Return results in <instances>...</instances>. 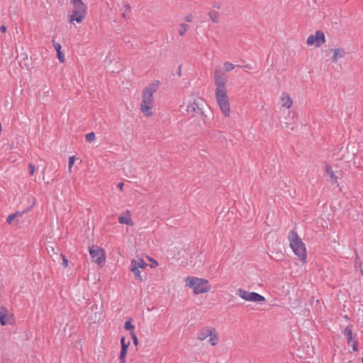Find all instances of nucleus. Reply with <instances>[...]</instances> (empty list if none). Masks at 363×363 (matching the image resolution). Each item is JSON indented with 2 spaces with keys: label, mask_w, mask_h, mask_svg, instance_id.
<instances>
[{
  "label": "nucleus",
  "mask_w": 363,
  "mask_h": 363,
  "mask_svg": "<svg viewBox=\"0 0 363 363\" xmlns=\"http://www.w3.org/2000/svg\"><path fill=\"white\" fill-rule=\"evenodd\" d=\"M74 160H75V157L74 156L69 157V164H68V169H69V172H71V171H72V166H73V164L74 163Z\"/></svg>",
  "instance_id": "obj_28"
},
{
  "label": "nucleus",
  "mask_w": 363,
  "mask_h": 363,
  "mask_svg": "<svg viewBox=\"0 0 363 363\" xmlns=\"http://www.w3.org/2000/svg\"><path fill=\"white\" fill-rule=\"evenodd\" d=\"M208 16L211 18V20L213 22V23H218V21H219V17H218V13L216 11H211L209 13H208Z\"/></svg>",
  "instance_id": "obj_21"
},
{
  "label": "nucleus",
  "mask_w": 363,
  "mask_h": 363,
  "mask_svg": "<svg viewBox=\"0 0 363 363\" xmlns=\"http://www.w3.org/2000/svg\"><path fill=\"white\" fill-rule=\"evenodd\" d=\"M213 328L212 327H204L201 328L197 333V339L201 341L206 340L209 336V335L212 334Z\"/></svg>",
  "instance_id": "obj_11"
},
{
  "label": "nucleus",
  "mask_w": 363,
  "mask_h": 363,
  "mask_svg": "<svg viewBox=\"0 0 363 363\" xmlns=\"http://www.w3.org/2000/svg\"><path fill=\"white\" fill-rule=\"evenodd\" d=\"M30 208H28L27 211H26V212L30 210ZM25 213V211H16L13 213V215L15 216V217L17 218L18 217H21L22 215Z\"/></svg>",
  "instance_id": "obj_37"
},
{
  "label": "nucleus",
  "mask_w": 363,
  "mask_h": 363,
  "mask_svg": "<svg viewBox=\"0 0 363 363\" xmlns=\"http://www.w3.org/2000/svg\"><path fill=\"white\" fill-rule=\"evenodd\" d=\"M85 139L87 142L91 143L96 140L95 133L91 132L86 134Z\"/></svg>",
  "instance_id": "obj_25"
},
{
  "label": "nucleus",
  "mask_w": 363,
  "mask_h": 363,
  "mask_svg": "<svg viewBox=\"0 0 363 363\" xmlns=\"http://www.w3.org/2000/svg\"><path fill=\"white\" fill-rule=\"evenodd\" d=\"M216 98L220 109L225 117H228L230 113V103L227 95V91L216 92Z\"/></svg>",
  "instance_id": "obj_4"
},
{
  "label": "nucleus",
  "mask_w": 363,
  "mask_h": 363,
  "mask_svg": "<svg viewBox=\"0 0 363 363\" xmlns=\"http://www.w3.org/2000/svg\"><path fill=\"white\" fill-rule=\"evenodd\" d=\"M7 309L4 307L0 308V323L1 325H6L8 324L6 318Z\"/></svg>",
  "instance_id": "obj_16"
},
{
  "label": "nucleus",
  "mask_w": 363,
  "mask_h": 363,
  "mask_svg": "<svg viewBox=\"0 0 363 363\" xmlns=\"http://www.w3.org/2000/svg\"><path fill=\"white\" fill-rule=\"evenodd\" d=\"M325 172L330 176V178L333 183L337 182V177L335 176L332 167L328 164L325 165Z\"/></svg>",
  "instance_id": "obj_18"
},
{
  "label": "nucleus",
  "mask_w": 363,
  "mask_h": 363,
  "mask_svg": "<svg viewBox=\"0 0 363 363\" xmlns=\"http://www.w3.org/2000/svg\"><path fill=\"white\" fill-rule=\"evenodd\" d=\"M131 321H132L131 318H130L129 320L125 321L124 328L126 330L132 332L134 330L135 326L131 323Z\"/></svg>",
  "instance_id": "obj_23"
},
{
  "label": "nucleus",
  "mask_w": 363,
  "mask_h": 363,
  "mask_svg": "<svg viewBox=\"0 0 363 363\" xmlns=\"http://www.w3.org/2000/svg\"><path fill=\"white\" fill-rule=\"evenodd\" d=\"M123 182H120V183L118 184V187L121 190H123Z\"/></svg>",
  "instance_id": "obj_44"
},
{
  "label": "nucleus",
  "mask_w": 363,
  "mask_h": 363,
  "mask_svg": "<svg viewBox=\"0 0 363 363\" xmlns=\"http://www.w3.org/2000/svg\"><path fill=\"white\" fill-rule=\"evenodd\" d=\"M61 257L62 259V266L65 268L67 267V264H68V260L66 258L65 255H61Z\"/></svg>",
  "instance_id": "obj_35"
},
{
  "label": "nucleus",
  "mask_w": 363,
  "mask_h": 363,
  "mask_svg": "<svg viewBox=\"0 0 363 363\" xmlns=\"http://www.w3.org/2000/svg\"><path fill=\"white\" fill-rule=\"evenodd\" d=\"M186 286L193 289L194 294L198 295L199 294L207 293L211 290V286L208 280L196 277H187L185 279Z\"/></svg>",
  "instance_id": "obj_3"
},
{
  "label": "nucleus",
  "mask_w": 363,
  "mask_h": 363,
  "mask_svg": "<svg viewBox=\"0 0 363 363\" xmlns=\"http://www.w3.org/2000/svg\"><path fill=\"white\" fill-rule=\"evenodd\" d=\"M150 260L152 261V264H150V267L151 268H155V267H156L158 265V262L157 261L153 260L152 259Z\"/></svg>",
  "instance_id": "obj_40"
},
{
  "label": "nucleus",
  "mask_w": 363,
  "mask_h": 363,
  "mask_svg": "<svg viewBox=\"0 0 363 363\" xmlns=\"http://www.w3.org/2000/svg\"><path fill=\"white\" fill-rule=\"evenodd\" d=\"M214 81L216 85V92L227 91L225 84L227 82V78L224 77L223 74L221 73V71L218 69H216L214 74Z\"/></svg>",
  "instance_id": "obj_10"
},
{
  "label": "nucleus",
  "mask_w": 363,
  "mask_h": 363,
  "mask_svg": "<svg viewBox=\"0 0 363 363\" xmlns=\"http://www.w3.org/2000/svg\"><path fill=\"white\" fill-rule=\"evenodd\" d=\"M325 42V38L324 33L318 30L315 32V35H311L306 40L308 45L311 46L315 45L316 47H320L323 45Z\"/></svg>",
  "instance_id": "obj_9"
},
{
  "label": "nucleus",
  "mask_w": 363,
  "mask_h": 363,
  "mask_svg": "<svg viewBox=\"0 0 363 363\" xmlns=\"http://www.w3.org/2000/svg\"><path fill=\"white\" fill-rule=\"evenodd\" d=\"M131 262H133L136 266L141 267L142 269H144L147 266V264L141 258L133 259Z\"/></svg>",
  "instance_id": "obj_19"
},
{
  "label": "nucleus",
  "mask_w": 363,
  "mask_h": 363,
  "mask_svg": "<svg viewBox=\"0 0 363 363\" xmlns=\"http://www.w3.org/2000/svg\"><path fill=\"white\" fill-rule=\"evenodd\" d=\"M178 74L181 76V66H179V69L178 71Z\"/></svg>",
  "instance_id": "obj_45"
},
{
  "label": "nucleus",
  "mask_w": 363,
  "mask_h": 363,
  "mask_svg": "<svg viewBox=\"0 0 363 363\" xmlns=\"http://www.w3.org/2000/svg\"><path fill=\"white\" fill-rule=\"evenodd\" d=\"M89 251L94 262L97 263L99 265L104 264L106 257L104 250L102 248L92 246L89 248Z\"/></svg>",
  "instance_id": "obj_8"
},
{
  "label": "nucleus",
  "mask_w": 363,
  "mask_h": 363,
  "mask_svg": "<svg viewBox=\"0 0 363 363\" xmlns=\"http://www.w3.org/2000/svg\"><path fill=\"white\" fill-rule=\"evenodd\" d=\"M189 25H187L186 23H182L180 25V29L179 30V34L182 36L184 35L186 33V32L187 31V30L189 29Z\"/></svg>",
  "instance_id": "obj_24"
},
{
  "label": "nucleus",
  "mask_w": 363,
  "mask_h": 363,
  "mask_svg": "<svg viewBox=\"0 0 363 363\" xmlns=\"http://www.w3.org/2000/svg\"><path fill=\"white\" fill-rule=\"evenodd\" d=\"M202 103V99L200 98L192 97L189 100L186 106L185 111L189 115L195 116L203 113L202 109L200 107Z\"/></svg>",
  "instance_id": "obj_5"
},
{
  "label": "nucleus",
  "mask_w": 363,
  "mask_h": 363,
  "mask_svg": "<svg viewBox=\"0 0 363 363\" xmlns=\"http://www.w3.org/2000/svg\"><path fill=\"white\" fill-rule=\"evenodd\" d=\"M281 104H282V106L286 108H289L291 107L292 106V100L290 97V96L287 94H285V93H283L282 94V96H281Z\"/></svg>",
  "instance_id": "obj_13"
},
{
  "label": "nucleus",
  "mask_w": 363,
  "mask_h": 363,
  "mask_svg": "<svg viewBox=\"0 0 363 363\" xmlns=\"http://www.w3.org/2000/svg\"><path fill=\"white\" fill-rule=\"evenodd\" d=\"M160 82H157L150 84L143 90L140 110L147 116H150L152 114L151 110L154 105L153 94L157 91Z\"/></svg>",
  "instance_id": "obj_1"
},
{
  "label": "nucleus",
  "mask_w": 363,
  "mask_h": 363,
  "mask_svg": "<svg viewBox=\"0 0 363 363\" xmlns=\"http://www.w3.org/2000/svg\"><path fill=\"white\" fill-rule=\"evenodd\" d=\"M362 362L363 363V358L362 359Z\"/></svg>",
  "instance_id": "obj_46"
},
{
  "label": "nucleus",
  "mask_w": 363,
  "mask_h": 363,
  "mask_svg": "<svg viewBox=\"0 0 363 363\" xmlns=\"http://www.w3.org/2000/svg\"><path fill=\"white\" fill-rule=\"evenodd\" d=\"M208 342L212 346H215L217 345L218 341V335L217 330L213 328L212 330V334L209 335Z\"/></svg>",
  "instance_id": "obj_15"
},
{
  "label": "nucleus",
  "mask_w": 363,
  "mask_h": 363,
  "mask_svg": "<svg viewBox=\"0 0 363 363\" xmlns=\"http://www.w3.org/2000/svg\"><path fill=\"white\" fill-rule=\"evenodd\" d=\"M57 58L60 60V62H65V56L63 53L60 51L57 52Z\"/></svg>",
  "instance_id": "obj_33"
},
{
  "label": "nucleus",
  "mask_w": 363,
  "mask_h": 363,
  "mask_svg": "<svg viewBox=\"0 0 363 363\" xmlns=\"http://www.w3.org/2000/svg\"><path fill=\"white\" fill-rule=\"evenodd\" d=\"M289 245L294 253L298 257V258L304 262L306 259V249L305 244L302 242L297 233L294 230H291L288 236Z\"/></svg>",
  "instance_id": "obj_2"
},
{
  "label": "nucleus",
  "mask_w": 363,
  "mask_h": 363,
  "mask_svg": "<svg viewBox=\"0 0 363 363\" xmlns=\"http://www.w3.org/2000/svg\"><path fill=\"white\" fill-rule=\"evenodd\" d=\"M220 6H221V4H220V3H218H218H215V4H213V7H214V8H216V9H220Z\"/></svg>",
  "instance_id": "obj_42"
},
{
  "label": "nucleus",
  "mask_w": 363,
  "mask_h": 363,
  "mask_svg": "<svg viewBox=\"0 0 363 363\" xmlns=\"http://www.w3.org/2000/svg\"><path fill=\"white\" fill-rule=\"evenodd\" d=\"M130 270L133 273L135 278L138 281L141 282L143 281V278L140 274V269H139V268H138L133 262H130Z\"/></svg>",
  "instance_id": "obj_12"
},
{
  "label": "nucleus",
  "mask_w": 363,
  "mask_h": 363,
  "mask_svg": "<svg viewBox=\"0 0 363 363\" xmlns=\"http://www.w3.org/2000/svg\"><path fill=\"white\" fill-rule=\"evenodd\" d=\"M131 11V7L129 4H125L123 6V11L122 13V16L125 18H130V13Z\"/></svg>",
  "instance_id": "obj_20"
},
{
  "label": "nucleus",
  "mask_w": 363,
  "mask_h": 363,
  "mask_svg": "<svg viewBox=\"0 0 363 363\" xmlns=\"http://www.w3.org/2000/svg\"><path fill=\"white\" fill-rule=\"evenodd\" d=\"M241 298L247 301L261 302L264 301V297L256 292H249L245 289H239L236 293Z\"/></svg>",
  "instance_id": "obj_7"
},
{
  "label": "nucleus",
  "mask_w": 363,
  "mask_h": 363,
  "mask_svg": "<svg viewBox=\"0 0 363 363\" xmlns=\"http://www.w3.org/2000/svg\"><path fill=\"white\" fill-rule=\"evenodd\" d=\"M126 353H127V350H125V349H123V350L121 349V353H120V360H121V363H125V358Z\"/></svg>",
  "instance_id": "obj_27"
},
{
  "label": "nucleus",
  "mask_w": 363,
  "mask_h": 363,
  "mask_svg": "<svg viewBox=\"0 0 363 363\" xmlns=\"http://www.w3.org/2000/svg\"><path fill=\"white\" fill-rule=\"evenodd\" d=\"M0 30L2 32V33H5L6 31V27L4 25H2L1 27H0Z\"/></svg>",
  "instance_id": "obj_41"
},
{
  "label": "nucleus",
  "mask_w": 363,
  "mask_h": 363,
  "mask_svg": "<svg viewBox=\"0 0 363 363\" xmlns=\"http://www.w3.org/2000/svg\"><path fill=\"white\" fill-rule=\"evenodd\" d=\"M333 62H336L338 59L342 58L345 55V51L343 48H337L333 50Z\"/></svg>",
  "instance_id": "obj_14"
},
{
  "label": "nucleus",
  "mask_w": 363,
  "mask_h": 363,
  "mask_svg": "<svg viewBox=\"0 0 363 363\" xmlns=\"http://www.w3.org/2000/svg\"><path fill=\"white\" fill-rule=\"evenodd\" d=\"M192 18H193L192 15H191V14L187 15V16L185 17V21H186V22H191Z\"/></svg>",
  "instance_id": "obj_39"
},
{
  "label": "nucleus",
  "mask_w": 363,
  "mask_h": 363,
  "mask_svg": "<svg viewBox=\"0 0 363 363\" xmlns=\"http://www.w3.org/2000/svg\"><path fill=\"white\" fill-rule=\"evenodd\" d=\"M223 66H224L225 70L226 72H230V71L233 70L235 67L233 63H231L230 62H224Z\"/></svg>",
  "instance_id": "obj_26"
},
{
  "label": "nucleus",
  "mask_w": 363,
  "mask_h": 363,
  "mask_svg": "<svg viewBox=\"0 0 363 363\" xmlns=\"http://www.w3.org/2000/svg\"><path fill=\"white\" fill-rule=\"evenodd\" d=\"M121 349L123 350V349H125V350H128V347L130 345V342H128L127 343H125V337H122L121 339Z\"/></svg>",
  "instance_id": "obj_29"
},
{
  "label": "nucleus",
  "mask_w": 363,
  "mask_h": 363,
  "mask_svg": "<svg viewBox=\"0 0 363 363\" xmlns=\"http://www.w3.org/2000/svg\"><path fill=\"white\" fill-rule=\"evenodd\" d=\"M343 334L347 340V344L350 345L353 341L352 330L350 326H347L343 331Z\"/></svg>",
  "instance_id": "obj_17"
},
{
  "label": "nucleus",
  "mask_w": 363,
  "mask_h": 363,
  "mask_svg": "<svg viewBox=\"0 0 363 363\" xmlns=\"http://www.w3.org/2000/svg\"><path fill=\"white\" fill-rule=\"evenodd\" d=\"M28 167H29V173L30 175H33L35 172V167L34 164H33L32 163H30L28 164Z\"/></svg>",
  "instance_id": "obj_36"
},
{
  "label": "nucleus",
  "mask_w": 363,
  "mask_h": 363,
  "mask_svg": "<svg viewBox=\"0 0 363 363\" xmlns=\"http://www.w3.org/2000/svg\"><path fill=\"white\" fill-rule=\"evenodd\" d=\"M52 45L57 52L61 50V45L59 43H56L54 39L52 40Z\"/></svg>",
  "instance_id": "obj_31"
},
{
  "label": "nucleus",
  "mask_w": 363,
  "mask_h": 363,
  "mask_svg": "<svg viewBox=\"0 0 363 363\" xmlns=\"http://www.w3.org/2000/svg\"><path fill=\"white\" fill-rule=\"evenodd\" d=\"M130 335H131V338L133 340L134 345L137 346L138 345V340L136 335L133 331L130 333Z\"/></svg>",
  "instance_id": "obj_32"
},
{
  "label": "nucleus",
  "mask_w": 363,
  "mask_h": 363,
  "mask_svg": "<svg viewBox=\"0 0 363 363\" xmlns=\"http://www.w3.org/2000/svg\"><path fill=\"white\" fill-rule=\"evenodd\" d=\"M244 67H245V69H252V66H251V65H250V64L245 65L244 66Z\"/></svg>",
  "instance_id": "obj_43"
},
{
  "label": "nucleus",
  "mask_w": 363,
  "mask_h": 363,
  "mask_svg": "<svg viewBox=\"0 0 363 363\" xmlns=\"http://www.w3.org/2000/svg\"><path fill=\"white\" fill-rule=\"evenodd\" d=\"M350 345L352 347L353 351H357V350H358V343H357V341L353 340Z\"/></svg>",
  "instance_id": "obj_38"
},
{
  "label": "nucleus",
  "mask_w": 363,
  "mask_h": 363,
  "mask_svg": "<svg viewBox=\"0 0 363 363\" xmlns=\"http://www.w3.org/2000/svg\"><path fill=\"white\" fill-rule=\"evenodd\" d=\"M16 218L15 217V216L13 215V213L9 215L7 218H6V222L9 223V224H11L12 223V221L16 219Z\"/></svg>",
  "instance_id": "obj_34"
},
{
  "label": "nucleus",
  "mask_w": 363,
  "mask_h": 363,
  "mask_svg": "<svg viewBox=\"0 0 363 363\" xmlns=\"http://www.w3.org/2000/svg\"><path fill=\"white\" fill-rule=\"evenodd\" d=\"M118 221L120 223H125V224L131 225H133V222H132L131 219L128 217H125V216H121L118 218Z\"/></svg>",
  "instance_id": "obj_22"
},
{
  "label": "nucleus",
  "mask_w": 363,
  "mask_h": 363,
  "mask_svg": "<svg viewBox=\"0 0 363 363\" xmlns=\"http://www.w3.org/2000/svg\"><path fill=\"white\" fill-rule=\"evenodd\" d=\"M70 2L73 6L86 5L82 0H70Z\"/></svg>",
  "instance_id": "obj_30"
},
{
  "label": "nucleus",
  "mask_w": 363,
  "mask_h": 363,
  "mask_svg": "<svg viewBox=\"0 0 363 363\" xmlns=\"http://www.w3.org/2000/svg\"><path fill=\"white\" fill-rule=\"evenodd\" d=\"M73 7L74 10L72 11L70 15L69 23H74V22L76 21L77 23H80L86 17V6L81 5Z\"/></svg>",
  "instance_id": "obj_6"
}]
</instances>
